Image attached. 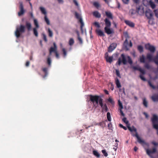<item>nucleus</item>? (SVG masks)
Wrapping results in <instances>:
<instances>
[{
  "label": "nucleus",
  "instance_id": "obj_20",
  "mask_svg": "<svg viewBox=\"0 0 158 158\" xmlns=\"http://www.w3.org/2000/svg\"><path fill=\"white\" fill-rule=\"evenodd\" d=\"M93 15L97 18H100L101 17V14L98 11H94L93 13Z\"/></svg>",
  "mask_w": 158,
  "mask_h": 158
},
{
  "label": "nucleus",
  "instance_id": "obj_21",
  "mask_svg": "<svg viewBox=\"0 0 158 158\" xmlns=\"http://www.w3.org/2000/svg\"><path fill=\"white\" fill-rule=\"evenodd\" d=\"M26 27L28 31L31 30V25L30 23L28 22H26Z\"/></svg>",
  "mask_w": 158,
  "mask_h": 158
},
{
  "label": "nucleus",
  "instance_id": "obj_8",
  "mask_svg": "<svg viewBox=\"0 0 158 158\" xmlns=\"http://www.w3.org/2000/svg\"><path fill=\"white\" fill-rule=\"evenodd\" d=\"M156 148H154L151 150L149 149H146V152L147 154L151 158H155L151 154L152 153H154L156 152Z\"/></svg>",
  "mask_w": 158,
  "mask_h": 158
},
{
  "label": "nucleus",
  "instance_id": "obj_60",
  "mask_svg": "<svg viewBox=\"0 0 158 158\" xmlns=\"http://www.w3.org/2000/svg\"><path fill=\"white\" fill-rule=\"evenodd\" d=\"M78 40L80 42V43L81 44L82 43V40L81 38L79 37H77Z\"/></svg>",
  "mask_w": 158,
  "mask_h": 158
},
{
  "label": "nucleus",
  "instance_id": "obj_40",
  "mask_svg": "<svg viewBox=\"0 0 158 158\" xmlns=\"http://www.w3.org/2000/svg\"><path fill=\"white\" fill-rule=\"evenodd\" d=\"M98 103H99L100 106L102 108L104 105L103 104V99L100 98L98 101Z\"/></svg>",
  "mask_w": 158,
  "mask_h": 158
},
{
  "label": "nucleus",
  "instance_id": "obj_38",
  "mask_svg": "<svg viewBox=\"0 0 158 158\" xmlns=\"http://www.w3.org/2000/svg\"><path fill=\"white\" fill-rule=\"evenodd\" d=\"M48 35L50 37H52L53 32L49 28H48Z\"/></svg>",
  "mask_w": 158,
  "mask_h": 158
},
{
  "label": "nucleus",
  "instance_id": "obj_50",
  "mask_svg": "<svg viewBox=\"0 0 158 158\" xmlns=\"http://www.w3.org/2000/svg\"><path fill=\"white\" fill-rule=\"evenodd\" d=\"M154 12L155 13V16L157 18H158V9L155 10H154Z\"/></svg>",
  "mask_w": 158,
  "mask_h": 158
},
{
  "label": "nucleus",
  "instance_id": "obj_35",
  "mask_svg": "<svg viewBox=\"0 0 158 158\" xmlns=\"http://www.w3.org/2000/svg\"><path fill=\"white\" fill-rule=\"evenodd\" d=\"M34 24L35 26V28H38L39 27V26L37 20L36 19H34Z\"/></svg>",
  "mask_w": 158,
  "mask_h": 158
},
{
  "label": "nucleus",
  "instance_id": "obj_1",
  "mask_svg": "<svg viewBox=\"0 0 158 158\" xmlns=\"http://www.w3.org/2000/svg\"><path fill=\"white\" fill-rule=\"evenodd\" d=\"M121 58H119L117 63V64L118 63L119 65H120L122 63L124 65L126 64L127 63V59L128 62L130 64H131L133 63L132 60L130 56H127L126 58L123 54H122L121 55Z\"/></svg>",
  "mask_w": 158,
  "mask_h": 158
},
{
  "label": "nucleus",
  "instance_id": "obj_15",
  "mask_svg": "<svg viewBox=\"0 0 158 158\" xmlns=\"http://www.w3.org/2000/svg\"><path fill=\"white\" fill-rule=\"evenodd\" d=\"M152 116L153 117L152 118V123H157L158 121V117L155 114H153Z\"/></svg>",
  "mask_w": 158,
  "mask_h": 158
},
{
  "label": "nucleus",
  "instance_id": "obj_22",
  "mask_svg": "<svg viewBox=\"0 0 158 158\" xmlns=\"http://www.w3.org/2000/svg\"><path fill=\"white\" fill-rule=\"evenodd\" d=\"M109 27H105L104 28L105 32L108 34H110L112 33V31Z\"/></svg>",
  "mask_w": 158,
  "mask_h": 158
},
{
  "label": "nucleus",
  "instance_id": "obj_2",
  "mask_svg": "<svg viewBox=\"0 0 158 158\" xmlns=\"http://www.w3.org/2000/svg\"><path fill=\"white\" fill-rule=\"evenodd\" d=\"M127 127L128 130L132 132L134 131L135 132V134L133 135V136H135L136 137L137 139V141L139 143L142 145L144 144L147 145V143L144 140L142 139L140 137H139L138 134L137 132V130L134 126H132L131 128L130 127V125H129V126H127Z\"/></svg>",
  "mask_w": 158,
  "mask_h": 158
},
{
  "label": "nucleus",
  "instance_id": "obj_43",
  "mask_svg": "<svg viewBox=\"0 0 158 158\" xmlns=\"http://www.w3.org/2000/svg\"><path fill=\"white\" fill-rule=\"evenodd\" d=\"M135 11L133 9H131L129 11V14L131 16L135 14Z\"/></svg>",
  "mask_w": 158,
  "mask_h": 158
},
{
  "label": "nucleus",
  "instance_id": "obj_44",
  "mask_svg": "<svg viewBox=\"0 0 158 158\" xmlns=\"http://www.w3.org/2000/svg\"><path fill=\"white\" fill-rule=\"evenodd\" d=\"M102 153L105 157H107L108 156L107 153L106 152V151L105 149L102 150Z\"/></svg>",
  "mask_w": 158,
  "mask_h": 158
},
{
  "label": "nucleus",
  "instance_id": "obj_64",
  "mask_svg": "<svg viewBox=\"0 0 158 158\" xmlns=\"http://www.w3.org/2000/svg\"><path fill=\"white\" fill-rule=\"evenodd\" d=\"M120 112L122 115L123 116H125L124 114L123 113L122 110V109H120Z\"/></svg>",
  "mask_w": 158,
  "mask_h": 158
},
{
  "label": "nucleus",
  "instance_id": "obj_14",
  "mask_svg": "<svg viewBox=\"0 0 158 158\" xmlns=\"http://www.w3.org/2000/svg\"><path fill=\"white\" fill-rule=\"evenodd\" d=\"M105 27H110L111 26V23L108 18H106L104 20Z\"/></svg>",
  "mask_w": 158,
  "mask_h": 158
},
{
  "label": "nucleus",
  "instance_id": "obj_16",
  "mask_svg": "<svg viewBox=\"0 0 158 158\" xmlns=\"http://www.w3.org/2000/svg\"><path fill=\"white\" fill-rule=\"evenodd\" d=\"M124 22L127 25L131 27H133L135 26V24L130 21L126 20Z\"/></svg>",
  "mask_w": 158,
  "mask_h": 158
},
{
  "label": "nucleus",
  "instance_id": "obj_24",
  "mask_svg": "<svg viewBox=\"0 0 158 158\" xmlns=\"http://www.w3.org/2000/svg\"><path fill=\"white\" fill-rule=\"evenodd\" d=\"M115 83L117 87L118 88L121 87V85L119 82V81L118 79L117 78H116L115 79Z\"/></svg>",
  "mask_w": 158,
  "mask_h": 158
},
{
  "label": "nucleus",
  "instance_id": "obj_27",
  "mask_svg": "<svg viewBox=\"0 0 158 158\" xmlns=\"http://www.w3.org/2000/svg\"><path fill=\"white\" fill-rule=\"evenodd\" d=\"M37 28H33L34 34L36 37H37L38 36V32L37 29Z\"/></svg>",
  "mask_w": 158,
  "mask_h": 158
},
{
  "label": "nucleus",
  "instance_id": "obj_61",
  "mask_svg": "<svg viewBox=\"0 0 158 158\" xmlns=\"http://www.w3.org/2000/svg\"><path fill=\"white\" fill-rule=\"evenodd\" d=\"M119 126L123 128L125 130H126L127 129V128L126 127H124V126H123V125H122L121 124H119Z\"/></svg>",
  "mask_w": 158,
  "mask_h": 158
},
{
  "label": "nucleus",
  "instance_id": "obj_31",
  "mask_svg": "<svg viewBox=\"0 0 158 158\" xmlns=\"http://www.w3.org/2000/svg\"><path fill=\"white\" fill-rule=\"evenodd\" d=\"M40 10H41V12L44 14L45 15H46V14H47V13H46V10H45V9L42 7H40Z\"/></svg>",
  "mask_w": 158,
  "mask_h": 158
},
{
  "label": "nucleus",
  "instance_id": "obj_58",
  "mask_svg": "<svg viewBox=\"0 0 158 158\" xmlns=\"http://www.w3.org/2000/svg\"><path fill=\"white\" fill-rule=\"evenodd\" d=\"M108 102H110L111 104H113V103H114V101H113L112 99L111 98H109V99H108Z\"/></svg>",
  "mask_w": 158,
  "mask_h": 158
},
{
  "label": "nucleus",
  "instance_id": "obj_18",
  "mask_svg": "<svg viewBox=\"0 0 158 158\" xmlns=\"http://www.w3.org/2000/svg\"><path fill=\"white\" fill-rule=\"evenodd\" d=\"M106 16L108 18V19H113V16L112 14L110 11H105V12Z\"/></svg>",
  "mask_w": 158,
  "mask_h": 158
},
{
  "label": "nucleus",
  "instance_id": "obj_23",
  "mask_svg": "<svg viewBox=\"0 0 158 158\" xmlns=\"http://www.w3.org/2000/svg\"><path fill=\"white\" fill-rule=\"evenodd\" d=\"M105 59L107 62L111 63L113 61V57L112 56L109 57L108 56H107L105 57Z\"/></svg>",
  "mask_w": 158,
  "mask_h": 158
},
{
  "label": "nucleus",
  "instance_id": "obj_55",
  "mask_svg": "<svg viewBox=\"0 0 158 158\" xmlns=\"http://www.w3.org/2000/svg\"><path fill=\"white\" fill-rule=\"evenodd\" d=\"M140 77L141 79V80H143L144 81H146V79L145 78L143 77V75L142 74H140Z\"/></svg>",
  "mask_w": 158,
  "mask_h": 158
},
{
  "label": "nucleus",
  "instance_id": "obj_32",
  "mask_svg": "<svg viewBox=\"0 0 158 158\" xmlns=\"http://www.w3.org/2000/svg\"><path fill=\"white\" fill-rule=\"evenodd\" d=\"M44 20L45 22H46V23L48 25H49L50 24V21L48 19V18H47V15H45L44 16Z\"/></svg>",
  "mask_w": 158,
  "mask_h": 158
},
{
  "label": "nucleus",
  "instance_id": "obj_59",
  "mask_svg": "<svg viewBox=\"0 0 158 158\" xmlns=\"http://www.w3.org/2000/svg\"><path fill=\"white\" fill-rule=\"evenodd\" d=\"M139 71H140V73L143 74H144L145 73V71L143 69H142L141 68L140 69Z\"/></svg>",
  "mask_w": 158,
  "mask_h": 158
},
{
  "label": "nucleus",
  "instance_id": "obj_45",
  "mask_svg": "<svg viewBox=\"0 0 158 158\" xmlns=\"http://www.w3.org/2000/svg\"><path fill=\"white\" fill-rule=\"evenodd\" d=\"M148 82L150 86L153 89H156V87L152 84L151 81H149Z\"/></svg>",
  "mask_w": 158,
  "mask_h": 158
},
{
  "label": "nucleus",
  "instance_id": "obj_62",
  "mask_svg": "<svg viewBox=\"0 0 158 158\" xmlns=\"http://www.w3.org/2000/svg\"><path fill=\"white\" fill-rule=\"evenodd\" d=\"M108 127L109 129H111V127H112V125L111 124V123L110 122L108 124Z\"/></svg>",
  "mask_w": 158,
  "mask_h": 158
},
{
  "label": "nucleus",
  "instance_id": "obj_51",
  "mask_svg": "<svg viewBox=\"0 0 158 158\" xmlns=\"http://www.w3.org/2000/svg\"><path fill=\"white\" fill-rule=\"evenodd\" d=\"M144 67L145 68H146L148 69H149L151 68V67H150V65L148 63H146L145 64Z\"/></svg>",
  "mask_w": 158,
  "mask_h": 158
},
{
  "label": "nucleus",
  "instance_id": "obj_5",
  "mask_svg": "<svg viewBox=\"0 0 158 158\" xmlns=\"http://www.w3.org/2000/svg\"><path fill=\"white\" fill-rule=\"evenodd\" d=\"M146 58L149 61H153L158 65L157 70H158V55L153 57L152 54L148 53L147 55Z\"/></svg>",
  "mask_w": 158,
  "mask_h": 158
},
{
  "label": "nucleus",
  "instance_id": "obj_46",
  "mask_svg": "<svg viewBox=\"0 0 158 158\" xmlns=\"http://www.w3.org/2000/svg\"><path fill=\"white\" fill-rule=\"evenodd\" d=\"M93 5L97 9H98L100 7L99 4L97 2H94Z\"/></svg>",
  "mask_w": 158,
  "mask_h": 158
},
{
  "label": "nucleus",
  "instance_id": "obj_17",
  "mask_svg": "<svg viewBox=\"0 0 158 158\" xmlns=\"http://www.w3.org/2000/svg\"><path fill=\"white\" fill-rule=\"evenodd\" d=\"M96 33L100 36H105L104 32L100 29H97L95 31Z\"/></svg>",
  "mask_w": 158,
  "mask_h": 158
},
{
  "label": "nucleus",
  "instance_id": "obj_53",
  "mask_svg": "<svg viewBox=\"0 0 158 158\" xmlns=\"http://www.w3.org/2000/svg\"><path fill=\"white\" fill-rule=\"evenodd\" d=\"M116 73L118 77L120 78H121V76L120 74L119 71L118 70L116 69Z\"/></svg>",
  "mask_w": 158,
  "mask_h": 158
},
{
  "label": "nucleus",
  "instance_id": "obj_36",
  "mask_svg": "<svg viewBox=\"0 0 158 158\" xmlns=\"http://www.w3.org/2000/svg\"><path fill=\"white\" fill-rule=\"evenodd\" d=\"M122 120L124 123H125L126 124L127 127V126H129V125H130L129 124L128 121L127 120L126 118H124Z\"/></svg>",
  "mask_w": 158,
  "mask_h": 158
},
{
  "label": "nucleus",
  "instance_id": "obj_11",
  "mask_svg": "<svg viewBox=\"0 0 158 158\" xmlns=\"http://www.w3.org/2000/svg\"><path fill=\"white\" fill-rule=\"evenodd\" d=\"M54 47H51L49 49V54L51 55L52 52H54L55 53L57 52V47L55 43L53 44Z\"/></svg>",
  "mask_w": 158,
  "mask_h": 158
},
{
  "label": "nucleus",
  "instance_id": "obj_34",
  "mask_svg": "<svg viewBox=\"0 0 158 158\" xmlns=\"http://www.w3.org/2000/svg\"><path fill=\"white\" fill-rule=\"evenodd\" d=\"M143 104L146 107H148V102L145 98H144L143 99Z\"/></svg>",
  "mask_w": 158,
  "mask_h": 158
},
{
  "label": "nucleus",
  "instance_id": "obj_26",
  "mask_svg": "<svg viewBox=\"0 0 158 158\" xmlns=\"http://www.w3.org/2000/svg\"><path fill=\"white\" fill-rule=\"evenodd\" d=\"M48 68H44L42 69V70L45 73L44 77H46L48 75Z\"/></svg>",
  "mask_w": 158,
  "mask_h": 158
},
{
  "label": "nucleus",
  "instance_id": "obj_56",
  "mask_svg": "<svg viewBox=\"0 0 158 158\" xmlns=\"http://www.w3.org/2000/svg\"><path fill=\"white\" fill-rule=\"evenodd\" d=\"M133 69L135 70H137L139 71L141 68L140 67L134 66L133 67Z\"/></svg>",
  "mask_w": 158,
  "mask_h": 158
},
{
  "label": "nucleus",
  "instance_id": "obj_7",
  "mask_svg": "<svg viewBox=\"0 0 158 158\" xmlns=\"http://www.w3.org/2000/svg\"><path fill=\"white\" fill-rule=\"evenodd\" d=\"M123 46L126 50L128 51L129 50V47H131L132 46V44L131 40L130 41V44H128V42L127 39H126L123 43Z\"/></svg>",
  "mask_w": 158,
  "mask_h": 158
},
{
  "label": "nucleus",
  "instance_id": "obj_12",
  "mask_svg": "<svg viewBox=\"0 0 158 158\" xmlns=\"http://www.w3.org/2000/svg\"><path fill=\"white\" fill-rule=\"evenodd\" d=\"M137 12L140 15H143L144 13V8L142 6H139L137 9Z\"/></svg>",
  "mask_w": 158,
  "mask_h": 158
},
{
  "label": "nucleus",
  "instance_id": "obj_30",
  "mask_svg": "<svg viewBox=\"0 0 158 158\" xmlns=\"http://www.w3.org/2000/svg\"><path fill=\"white\" fill-rule=\"evenodd\" d=\"M102 108V110H104L105 112H107L108 110L107 106L106 104L104 105L103 106Z\"/></svg>",
  "mask_w": 158,
  "mask_h": 158
},
{
  "label": "nucleus",
  "instance_id": "obj_25",
  "mask_svg": "<svg viewBox=\"0 0 158 158\" xmlns=\"http://www.w3.org/2000/svg\"><path fill=\"white\" fill-rule=\"evenodd\" d=\"M139 61L141 63H145V57L143 55L140 57Z\"/></svg>",
  "mask_w": 158,
  "mask_h": 158
},
{
  "label": "nucleus",
  "instance_id": "obj_13",
  "mask_svg": "<svg viewBox=\"0 0 158 158\" xmlns=\"http://www.w3.org/2000/svg\"><path fill=\"white\" fill-rule=\"evenodd\" d=\"M117 45L115 43H112L110 44L108 48V52H111L113 51L116 47Z\"/></svg>",
  "mask_w": 158,
  "mask_h": 158
},
{
  "label": "nucleus",
  "instance_id": "obj_6",
  "mask_svg": "<svg viewBox=\"0 0 158 158\" xmlns=\"http://www.w3.org/2000/svg\"><path fill=\"white\" fill-rule=\"evenodd\" d=\"M75 15L76 18L78 20L79 22L81 23V31L83 32V27L84 26V23L81 15L77 12H75Z\"/></svg>",
  "mask_w": 158,
  "mask_h": 158
},
{
  "label": "nucleus",
  "instance_id": "obj_39",
  "mask_svg": "<svg viewBox=\"0 0 158 158\" xmlns=\"http://www.w3.org/2000/svg\"><path fill=\"white\" fill-rule=\"evenodd\" d=\"M155 48L152 45L149 50L152 53H154L155 52Z\"/></svg>",
  "mask_w": 158,
  "mask_h": 158
},
{
  "label": "nucleus",
  "instance_id": "obj_3",
  "mask_svg": "<svg viewBox=\"0 0 158 158\" xmlns=\"http://www.w3.org/2000/svg\"><path fill=\"white\" fill-rule=\"evenodd\" d=\"M89 100L93 103L94 106L95 108L97 107L98 105V101L101 98L100 96L90 95H89Z\"/></svg>",
  "mask_w": 158,
  "mask_h": 158
},
{
  "label": "nucleus",
  "instance_id": "obj_57",
  "mask_svg": "<svg viewBox=\"0 0 158 158\" xmlns=\"http://www.w3.org/2000/svg\"><path fill=\"white\" fill-rule=\"evenodd\" d=\"M123 3L125 4H128L129 1V0H122Z\"/></svg>",
  "mask_w": 158,
  "mask_h": 158
},
{
  "label": "nucleus",
  "instance_id": "obj_9",
  "mask_svg": "<svg viewBox=\"0 0 158 158\" xmlns=\"http://www.w3.org/2000/svg\"><path fill=\"white\" fill-rule=\"evenodd\" d=\"M20 11L18 13L19 16H21L23 15L25 13V11L24 9L23 6L22 2L20 3L19 5Z\"/></svg>",
  "mask_w": 158,
  "mask_h": 158
},
{
  "label": "nucleus",
  "instance_id": "obj_28",
  "mask_svg": "<svg viewBox=\"0 0 158 158\" xmlns=\"http://www.w3.org/2000/svg\"><path fill=\"white\" fill-rule=\"evenodd\" d=\"M93 154L97 157H99L100 156L99 153L96 151L94 150L93 151Z\"/></svg>",
  "mask_w": 158,
  "mask_h": 158
},
{
  "label": "nucleus",
  "instance_id": "obj_33",
  "mask_svg": "<svg viewBox=\"0 0 158 158\" xmlns=\"http://www.w3.org/2000/svg\"><path fill=\"white\" fill-rule=\"evenodd\" d=\"M152 45H151L149 43H148L146 44L145 45V47L146 49L148 50H149V49L152 46Z\"/></svg>",
  "mask_w": 158,
  "mask_h": 158
},
{
  "label": "nucleus",
  "instance_id": "obj_48",
  "mask_svg": "<svg viewBox=\"0 0 158 158\" xmlns=\"http://www.w3.org/2000/svg\"><path fill=\"white\" fill-rule=\"evenodd\" d=\"M153 127L156 129L158 130V124H156V123L152 124Z\"/></svg>",
  "mask_w": 158,
  "mask_h": 158
},
{
  "label": "nucleus",
  "instance_id": "obj_41",
  "mask_svg": "<svg viewBox=\"0 0 158 158\" xmlns=\"http://www.w3.org/2000/svg\"><path fill=\"white\" fill-rule=\"evenodd\" d=\"M107 118L108 121L110 122L111 121V118L110 113L108 112L107 113Z\"/></svg>",
  "mask_w": 158,
  "mask_h": 158
},
{
  "label": "nucleus",
  "instance_id": "obj_37",
  "mask_svg": "<svg viewBox=\"0 0 158 158\" xmlns=\"http://www.w3.org/2000/svg\"><path fill=\"white\" fill-rule=\"evenodd\" d=\"M74 41L73 38H71L69 41V44L70 45H72L74 43Z\"/></svg>",
  "mask_w": 158,
  "mask_h": 158
},
{
  "label": "nucleus",
  "instance_id": "obj_47",
  "mask_svg": "<svg viewBox=\"0 0 158 158\" xmlns=\"http://www.w3.org/2000/svg\"><path fill=\"white\" fill-rule=\"evenodd\" d=\"M47 63L49 66H50L51 65V58L49 57H48L47 58Z\"/></svg>",
  "mask_w": 158,
  "mask_h": 158
},
{
  "label": "nucleus",
  "instance_id": "obj_52",
  "mask_svg": "<svg viewBox=\"0 0 158 158\" xmlns=\"http://www.w3.org/2000/svg\"><path fill=\"white\" fill-rule=\"evenodd\" d=\"M42 35L43 37V39L45 42H47V39L46 35L44 33H43Z\"/></svg>",
  "mask_w": 158,
  "mask_h": 158
},
{
  "label": "nucleus",
  "instance_id": "obj_29",
  "mask_svg": "<svg viewBox=\"0 0 158 158\" xmlns=\"http://www.w3.org/2000/svg\"><path fill=\"white\" fill-rule=\"evenodd\" d=\"M137 49L140 53H142L143 52V48L141 45L138 46Z\"/></svg>",
  "mask_w": 158,
  "mask_h": 158
},
{
  "label": "nucleus",
  "instance_id": "obj_49",
  "mask_svg": "<svg viewBox=\"0 0 158 158\" xmlns=\"http://www.w3.org/2000/svg\"><path fill=\"white\" fill-rule=\"evenodd\" d=\"M62 51L63 52V54L64 57H65V56L67 55V52L65 50V49L64 48H63L62 49Z\"/></svg>",
  "mask_w": 158,
  "mask_h": 158
},
{
  "label": "nucleus",
  "instance_id": "obj_10",
  "mask_svg": "<svg viewBox=\"0 0 158 158\" xmlns=\"http://www.w3.org/2000/svg\"><path fill=\"white\" fill-rule=\"evenodd\" d=\"M145 15L148 19H151L152 16V11L149 9L146 10L145 11Z\"/></svg>",
  "mask_w": 158,
  "mask_h": 158
},
{
  "label": "nucleus",
  "instance_id": "obj_54",
  "mask_svg": "<svg viewBox=\"0 0 158 158\" xmlns=\"http://www.w3.org/2000/svg\"><path fill=\"white\" fill-rule=\"evenodd\" d=\"M93 24L98 28L100 27V25L98 22H95Z\"/></svg>",
  "mask_w": 158,
  "mask_h": 158
},
{
  "label": "nucleus",
  "instance_id": "obj_42",
  "mask_svg": "<svg viewBox=\"0 0 158 158\" xmlns=\"http://www.w3.org/2000/svg\"><path fill=\"white\" fill-rule=\"evenodd\" d=\"M150 5L152 9H153L154 8H155L156 7V5L152 1L150 2Z\"/></svg>",
  "mask_w": 158,
  "mask_h": 158
},
{
  "label": "nucleus",
  "instance_id": "obj_19",
  "mask_svg": "<svg viewBox=\"0 0 158 158\" xmlns=\"http://www.w3.org/2000/svg\"><path fill=\"white\" fill-rule=\"evenodd\" d=\"M151 98L154 102L158 101V94H154L152 97Z\"/></svg>",
  "mask_w": 158,
  "mask_h": 158
},
{
  "label": "nucleus",
  "instance_id": "obj_63",
  "mask_svg": "<svg viewBox=\"0 0 158 158\" xmlns=\"http://www.w3.org/2000/svg\"><path fill=\"white\" fill-rule=\"evenodd\" d=\"M118 102H119V103H118L120 107V109H122L123 108V106L122 103L120 102V101H118Z\"/></svg>",
  "mask_w": 158,
  "mask_h": 158
},
{
  "label": "nucleus",
  "instance_id": "obj_4",
  "mask_svg": "<svg viewBox=\"0 0 158 158\" xmlns=\"http://www.w3.org/2000/svg\"><path fill=\"white\" fill-rule=\"evenodd\" d=\"M25 26L22 25H20L19 27L16 28L15 32V34L17 38H19V37L21 34L25 32Z\"/></svg>",
  "mask_w": 158,
  "mask_h": 158
}]
</instances>
